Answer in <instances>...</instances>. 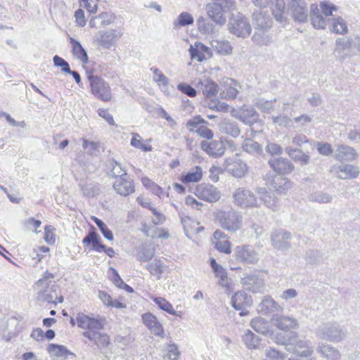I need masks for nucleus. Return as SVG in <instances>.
I'll use <instances>...</instances> for the list:
<instances>
[{"label": "nucleus", "mask_w": 360, "mask_h": 360, "mask_svg": "<svg viewBox=\"0 0 360 360\" xmlns=\"http://www.w3.org/2000/svg\"><path fill=\"white\" fill-rule=\"evenodd\" d=\"M257 192L266 207L273 211H277L280 207L279 200L274 194L269 193L264 188H258Z\"/></svg>", "instance_id": "21"}, {"label": "nucleus", "mask_w": 360, "mask_h": 360, "mask_svg": "<svg viewBox=\"0 0 360 360\" xmlns=\"http://www.w3.org/2000/svg\"><path fill=\"white\" fill-rule=\"evenodd\" d=\"M316 146L319 153L322 155L329 156L333 154V148L328 143L318 141Z\"/></svg>", "instance_id": "59"}, {"label": "nucleus", "mask_w": 360, "mask_h": 360, "mask_svg": "<svg viewBox=\"0 0 360 360\" xmlns=\"http://www.w3.org/2000/svg\"><path fill=\"white\" fill-rule=\"evenodd\" d=\"M54 65L61 68V71L64 73L70 72V68L68 63L63 58L55 56L53 58Z\"/></svg>", "instance_id": "60"}, {"label": "nucleus", "mask_w": 360, "mask_h": 360, "mask_svg": "<svg viewBox=\"0 0 360 360\" xmlns=\"http://www.w3.org/2000/svg\"><path fill=\"white\" fill-rule=\"evenodd\" d=\"M231 303L235 309L240 311V316H245L248 314L246 307L251 304V299L245 292L238 291L232 297Z\"/></svg>", "instance_id": "18"}, {"label": "nucleus", "mask_w": 360, "mask_h": 360, "mask_svg": "<svg viewBox=\"0 0 360 360\" xmlns=\"http://www.w3.org/2000/svg\"><path fill=\"white\" fill-rule=\"evenodd\" d=\"M229 29L231 33L241 37L249 36L251 32L250 24H231Z\"/></svg>", "instance_id": "39"}, {"label": "nucleus", "mask_w": 360, "mask_h": 360, "mask_svg": "<svg viewBox=\"0 0 360 360\" xmlns=\"http://www.w3.org/2000/svg\"><path fill=\"white\" fill-rule=\"evenodd\" d=\"M291 233L285 230H275L271 233L272 245L277 250H288L291 248L290 239Z\"/></svg>", "instance_id": "10"}, {"label": "nucleus", "mask_w": 360, "mask_h": 360, "mask_svg": "<svg viewBox=\"0 0 360 360\" xmlns=\"http://www.w3.org/2000/svg\"><path fill=\"white\" fill-rule=\"evenodd\" d=\"M202 178V169L200 166L193 167L188 172L182 174L181 181L184 184L195 183L200 181Z\"/></svg>", "instance_id": "33"}, {"label": "nucleus", "mask_w": 360, "mask_h": 360, "mask_svg": "<svg viewBox=\"0 0 360 360\" xmlns=\"http://www.w3.org/2000/svg\"><path fill=\"white\" fill-rule=\"evenodd\" d=\"M108 167L110 169L111 176L115 179L124 176H129L122 165L114 160L109 161Z\"/></svg>", "instance_id": "41"}, {"label": "nucleus", "mask_w": 360, "mask_h": 360, "mask_svg": "<svg viewBox=\"0 0 360 360\" xmlns=\"http://www.w3.org/2000/svg\"><path fill=\"white\" fill-rule=\"evenodd\" d=\"M321 9V14L323 15V17H328V16H333L335 17V15L333 13V11H336L337 9L335 6L332 4H329L326 2H321L320 4Z\"/></svg>", "instance_id": "63"}, {"label": "nucleus", "mask_w": 360, "mask_h": 360, "mask_svg": "<svg viewBox=\"0 0 360 360\" xmlns=\"http://www.w3.org/2000/svg\"><path fill=\"white\" fill-rule=\"evenodd\" d=\"M243 217L240 213L236 211H230L226 213V230L236 231L240 229Z\"/></svg>", "instance_id": "31"}, {"label": "nucleus", "mask_w": 360, "mask_h": 360, "mask_svg": "<svg viewBox=\"0 0 360 360\" xmlns=\"http://www.w3.org/2000/svg\"><path fill=\"white\" fill-rule=\"evenodd\" d=\"M242 283L246 290L253 292H260L264 285V280L255 274H250L243 278Z\"/></svg>", "instance_id": "19"}, {"label": "nucleus", "mask_w": 360, "mask_h": 360, "mask_svg": "<svg viewBox=\"0 0 360 360\" xmlns=\"http://www.w3.org/2000/svg\"><path fill=\"white\" fill-rule=\"evenodd\" d=\"M259 310L263 314L279 312L282 310L281 306L275 300L268 296L265 297L259 306Z\"/></svg>", "instance_id": "29"}, {"label": "nucleus", "mask_w": 360, "mask_h": 360, "mask_svg": "<svg viewBox=\"0 0 360 360\" xmlns=\"http://www.w3.org/2000/svg\"><path fill=\"white\" fill-rule=\"evenodd\" d=\"M180 355L179 349L175 344H170L168 347L167 354L166 356L169 360H176Z\"/></svg>", "instance_id": "64"}, {"label": "nucleus", "mask_w": 360, "mask_h": 360, "mask_svg": "<svg viewBox=\"0 0 360 360\" xmlns=\"http://www.w3.org/2000/svg\"><path fill=\"white\" fill-rule=\"evenodd\" d=\"M150 70L153 72V80L159 85L167 86L168 84V78L158 68H151Z\"/></svg>", "instance_id": "57"}, {"label": "nucleus", "mask_w": 360, "mask_h": 360, "mask_svg": "<svg viewBox=\"0 0 360 360\" xmlns=\"http://www.w3.org/2000/svg\"><path fill=\"white\" fill-rule=\"evenodd\" d=\"M142 320L148 330L155 335L164 338L165 334L162 325L153 314L148 312L142 315Z\"/></svg>", "instance_id": "16"}, {"label": "nucleus", "mask_w": 360, "mask_h": 360, "mask_svg": "<svg viewBox=\"0 0 360 360\" xmlns=\"http://www.w3.org/2000/svg\"><path fill=\"white\" fill-rule=\"evenodd\" d=\"M274 326L282 330H287L295 328L297 325V320L289 316H278L274 319Z\"/></svg>", "instance_id": "34"}, {"label": "nucleus", "mask_w": 360, "mask_h": 360, "mask_svg": "<svg viewBox=\"0 0 360 360\" xmlns=\"http://www.w3.org/2000/svg\"><path fill=\"white\" fill-rule=\"evenodd\" d=\"M70 42L72 45V54L83 65H86L89 61V57L86 51L82 47L80 42L70 37Z\"/></svg>", "instance_id": "30"}, {"label": "nucleus", "mask_w": 360, "mask_h": 360, "mask_svg": "<svg viewBox=\"0 0 360 360\" xmlns=\"http://www.w3.org/2000/svg\"><path fill=\"white\" fill-rule=\"evenodd\" d=\"M243 340L249 349H257L259 346V339L250 330L245 333Z\"/></svg>", "instance_id": "46"}, {"label": "nucleus", "mask_w": 360, "mask_h": 360, "mask_svg": "<svg viewBox=\"0 0 360 360\" xmlns=\"http://www.w3.org/2000/svg\"><path fill=\"white\" fill-rule=\"evenodd\" d=\"M292 332L289 333H277L272 334V340L277 345H283L285 347L286 351L290 347V340H291Z\"/></svg>", "instance_id": "42"}, {"label": "nucleus", "mask_w": 360, "mask_h": 360, "mask_svg": "<svg viewBox=\"0 0 360 360\" xmlns=\"http://www.w3.org/2000/svg\"><path fill=\"white\" fill-rule=\"evenodd\" d=\"M86 335L87 339L94 342L100 348H103L110 343L109 337L105 333H101L100 331L97 333H87Z\"/></svg>", "instance_id": "38"}, {"label": "nucleus", "mask_w": 360, "mask_h": 360, "mask_svg": "<svg viewBox=\"0 0 360 360\" xmlns=\"http://www.w3.org/2000/svg\"><path fill=\"white\" fill-rule=\"evenodd\" d=\"M269 185L277 194H284L291 188L292 184L288 178L276 176Z\"/></svg>", "instance_id": "27"}, {"label": "nucleus", "mask_w": 360, "mask_h": 360, "mask_svg": "<svg viewBox=\"0 0 360 360\" xmlns=\"http://www.w3.org/2000/svg\"><path fill=\"white\" fill-rule=\"evenodd\" d=\"M231 158H226V172L231 174L232 176L241 178L248 171V167L245 163L239 161L236 162H231Z\"/></svg>", "instance_id": "25"}, {"label": "nucleus", "mask_w": 360, "mask_h": 360, "mask_svg": "<svg viewBox=\"0 0 360 360\" xmlns=\"http://www.w3.org/2000/svg\"><path fill=\"white\" fill-rule=\"evenodd\" d=\"M290 7L294 20L298 21L299 22H304L307 18L306 3L295 4L290 6Z\"/></svg>", "instance_id": "35"}, {"label": "nucleus", "mask_w": 360, "mask_h": 360, "mask_svg": "<svg viewBox=\"0 0 360 360\" xmlns=\"http://www.w3.org/2000/svg\"><path fill=\"white\" fill-rule=\"evenodd\" d=\"M122 34L121 31L110 29L103 30L94 36L95 41L103 49H110L114 46L116 40Z\"/></svg>", "instance_id": "6"}, {"label": "nucleus", "mask_w": 360, "mask_h": 360, "mask_svg": "<svg viewBox=\"0 0 360 360\" xmlns=\"http://www.w3.org/2000/svg\"><path fill=\"white\" fill-rule=\"evenodd\" d=\"M309 199L311 202L318 203H328L333 200V198L330 194L323 191H316L309 195Z\"/></svg>", "instance_id": "45"}, {"label": "nucleus", "mask_w": 360, "mask_h": 360, "mask_svg": "<svg viewBox=\"0 0 360 360\" xmlns=\"http://www.w3.org/2000/svg\"><path fill=\"white\" fill-rule=\"evenodd\" d=\"M288 352L292 354L289 360H312L311 356L314 349L310 341L300 339L297 333L292 332Z\"/></svg>", "instance_id": "1"}, {"label": "nucleus", "mask_w": 360, "mask_h": 360, "mask_svg": "<svg viewBox=\"0 0 360 360\" xmlns=\"http://www.w3.org/2000/svg\"><path fill=\"white\" fill-rule=\"evenodd\" d=\"M285 152L295 162H299L301 166L309 163V155L304 153L302 150L298 148H286Z\"/></svg>", "instance_id": "32"}, {"label": "nucleus", "mask_w": 360, "mask_h": 360, "mask_svg": "<svg viewBox=\"0 0 360 360\" xmlns=\"http://www.w3.org/2000/svg\"><path fill=\"white\" fill-rule=\"evenodd\" d=\"M335 147L333 158L339 162H351L354 160L357 157L356 150L351 146L341 144L337 145Z\"/></svg>", "instance_id": "17"}, {"label": "nucleus", "mask_w": 360, "mask_h": 360, "mask_svg": "<svg viewBox=\"0 0 360 360\" xmlns=\"http://www.w3.org/2000/svg\"><path fill=\"white\" fill-rule=\"evenodd\" d=\"M48 352L57 357L66 356L68 354H70L65 346L56 344L49 345Z\"/></svg>", "instance_id": "52"}, {"label": "nucleus", "mask_w": 360, "mask_h": 360, "mask_svg": "<svg viewBox=\"0 0 360 360\" xmlns=\"http://www.w3.org/2000/svg\"><path fill=\"white\" fill-rule=\"evenodd\" d=\"M232 7V0H226V16L229 17L230 22H246L243 15L237 9Z\"/></svg>", "instance_id": "36"}, {"label": "nucleus", "mask_w": 360, "mask_h": 360, "mask_svg": "<svg viewBox=\"0 0 360 360\" xmlns=\"http://www.w3.org/2000/svg\"><path fill=\"white\" fill-rule=\"evenodd\" d=\"M177 89L183 94L187 95L189 97H195L196 96V90L193 89L191 85L186 83H180L177 85Z\"/></svg>", "instance_id": "62"}, {"label": "nucleus", "mask_w": 360, "mask_h": 360, "mask_svg": "<svg viewBox=\"0 0 360 360\" xmlns=\"http://www.w3.org/2000/svg\"><path fill=\"white\" fill-rule=\"evenodd\" d=\"M252 41L259 46H268L272 42L271 37L268 33L271 26L268 24H255Z\"/></svg>", "instance_id": "14"}, {"label": "nucleus", "mask_w": 360, "mask_h": 360, "mask_svg": "<svg viewBox=\"0 0 360 360\" xmlns=\"http://www.w3.org/2000/svg\"><path fill=\"white\" fill-rule=\"evenodd\" d=\"M210 266L212 269L213 272L214 273V275L217 278H219L220 281H219L218 284L224 286L223 282L225 280V269L224 268L217 263L215 259L212 258L210 259Z\"/></svg>", "instance_id": "48"}, {"label": "nucleus", "mask_w": 360, "mask_h": 360, "mask_svg": "<svg viewBox=\"0 0 360 360\" xmlns=\"http://www.w3.org/2000/svg\"><path fill=\"white\" fill-rule=\"evenodd\" d=\"M207 122L202 118L200 115L195 116L186 122V127L189 129L191 132H195V130L200 127L201 124H207Z\"/></svg>", "instance_id": "58"}, {"label": "nucleus", "mask_w": 360, "mask_h": 360, "mask_svg": "<svg viewBox=\"0 0 360 360\" xmlns=\"http://www.w3.org/2000/svg\"><path fill=\"white\" fill-rule=\"evenodd\" d=\"M310 18L311 22H324V19L321 11H320L317 4H311L310 8Z\"/></svg>", "instance_id": "56"}, {"label": "nucleus", "mask_w": 360, "mask_h": 360, "mask_svg": "<svg viewBox=\"0 0 360 360\" xmlns=\"http://www.w3.org/2000/svg\"><path fill=\"white\" fill-rule=\"evenodd\" d=\"M52 283H56L55 276L46 271L43 276L39 278L36 283V288L38 291V299L39 300H52L53 297L56 299V296L55 294L49 295L46 294L45 290L52 288Z\"/></svg>", "instance_id": "5"}, {"label": "nucleus", "mask_w": 360, "mask_h": 360, "mask_svg": "<svg viewBox=\"0 0 360 360\" xmlns=\"http://www.w3.org/2000/svg\"><path fill=\"white\" fill-rule=\"evenodd\" d=\"M236 257L241 262L250 264H254L258 260L257 255L249 246H238L236 248Z\"/></svg>", "instance_id": "22"}, {"label": "nucleus", "mask_w": 360, "mask_h": 360, "mask_svg": "<svg viewBox=\"0 0 360 360\" xmlns=\"http://www.w3.org/2000/svg\"><path fill=\"white\" fill-rule=\"evenodd\" d=\"M242 147L245 151L249 153H259L262 151L260 145L251 139L244 140Z\"/></svg>", "instance_id": "49"}, {"label": "nucleus", "mask_w": 360, "mask_h": 360, "mask_svg": "<svg viewBox=\"0 0 360 360\" xmlns=\"http://www.w3.org/2000/svg\"><path fill=\"white\" fill-rule=\"evenodd\" d=\"M285 8V0H276L272 8V14L276 20L280 22L286 20L284 16Z\"/></svg>", "instance_id": "37"}, {"label": "nucleus", "mask_w": 360, "mask_h": 360, "mask_svg": "<svg viewBox=\"0 0 360 360\" xmlns=\"http://www.w3.org/2000/svg\"><path fill=\"white\" fill-rule=\"evenodd\" d=\"M316 334L325 341L338 343L346 338L347 331L335 322H327L319 326Z\"/></svg>", "instance_id": "2"}, {"label": "nucleus", "mask_w": 360, "mask_h": 360, "mask_svg": "<svg viewBox=\"0 0 360 360\" xmlns=\"http://www.w3.org/2000/svg\"><path fill=\"white\" fill-rule=\"evenodd\" d=\"M250 326L259 333L264 335L269 332V323L262 317L253 319L250 322Z\"/></svg>", "instance_id": "43"}, {"label": "nucleus", "mask_w": 360, "mask_h": 360, "mask_svg": "<svg viewBox=\"0 0 360 360\" xmlns=\"http://www.w3.org/2000/svg\"><path fill=\"white\" fill-rule=\"evenodd\" d=\"M131 145L133 147L140 149L144 152H149L152 150V146L143 141L139 134H133V137L131 139Z\"/></svg>", "instance_id": "47"}, {"label": "nucleus", "mask_w": 360, "mask_h": 360, "mask_svg": "<svg viewBox=\"0 0 360 360\" xmlns=\"http://www.w3.org/2000/svg\"><path fill=\"white\" fill-rule=\"evenodd\" d=\"M101 238L99 235L94 231L89 232L82 240V243L91 244L92 248L98 252H105L108 256L112 257L115 255V251L112 248H107L105 245L101 244Z\"/></svg>", "instance_id": "12"}, {"label": "nucleus", "mask_w": 360, "mask_h": 360, "mask_svg": "<svg viewBox=\"0 0 360 360\" xmlns=\"http://www.w3.org/2000/svg\"><path fill=\"white\" fill-rule=\"evenodd\" d=\"M240 89L241 86L237 81L226 78V99L236 98Z\"/></svg>", "instance_id": "40"}, {"label": "nucleus", "mask_w": 360, "mask_h": 360, "mask_svg": "<svg viewBox=\"0 0 360 360\" xmlns=\"http://www.w3.org/2000/svg\"><path fill=\"white\" fill-rule=\"evenodd\" d=\"M242 122L251 126L255 123L259 119L257 112L253 108H244L242 116Z\"/></svg>", "instance_id": "44"}, {"label": "nucleus", "mask_w": 360, "mask_h": 360, "mask_svg": "<svg viewBox=\"0 0 360 360\" xmlns=\"http://www.w3.org/2000/svg\"><path fill=\"white\" fill-rule=\"evenodd\" d=\"M83 194L86 197H94L99 193L98 185L94 183L86 184L82 186Z\"/></svg>", "instance_id": "55"}, {"label": "nucleus", "mask_w": 360, "mask_h": 360, "mask_svg": "<svg viewBox=\"0 0 360 360\" xmlns=\"http://www.w3.org/2000/svg\"><path fill=\"white\" fill-rule=\"evenodd\" d=\"M236 205L241 207H257V200L255 195L249 190L238 188L233 193Z\"/></svg>", "instance_id": "7"}, {"label": "nucleus", "mask_w": 360, "mask_h": 360, "mask_svg": "<svg viewBox=\"0 0 360 360\" xmlns=\"http://www.w3.org/2000/svg\"><path fill=\"white\" fill-rule=\"evenodd\" d=\"M89 81L92 94L103 101H108L111 99L110 87L103 79L98 76L90 75Z\"/></svg>", "instance_id": "4"}, {"label": "nucleus", "mask_w": 360, "mask_h": 360, "mask_svg": "<svg viewBox=\"0 0 360 360\" xmlns=\"http://www.w3.org/2000/svg\"><path fill=\"white\" fill-rule=\"evenodd\" d=\"M224 7L219 2L207 4V13L213 22H224Z\"/></svg>", "instance_id": "23"}, {"label": "nucleus", "mask_w": 360, "mask_h": 360, "mask_svg": "<svg viewBox=\"0 0 360 360\" xmlns=\"http://www.w3.org/2000/svg\"><path fill=\"white\" fill-rule=\"evenodd\" d=\"M354 47V39L338 38L335 41L334 54L337 60H345L352 56L351 50Z\"/></svg>", "instance_id": "8"}, {"label": "nucleus", "mask_w": 360, "mask_h": 360, "mask_svg": "<svg viewBox=\"0 0 360 360\" xmlns=\"http://www.w3.org/2000/svg\"><path fill=\"white\" fill-rule=\"evenodd\" d=\"M200 146L209 155L215 158L221 156L225 152L224 143L221 141H213L212 142L202 141Z\"/></svg>", "instance_id": "20"}, {"label": "nucleus", "mask_w": 360, "mask_h": 360, "mask_svg": "<svg viewBox=\"0 0 360 360\" xmlns=\"http://www.w3.org/2000/svg\"><path fill=\"white\" fill-rule=\"evenodd\" d=\"M77 326L84 329L82 335L87 338V333H97L104 326V321L101 319L90 317L83 313L77 314Z\"/></svg>", "instance_id": "3"}, {"label": "nucleus", "mask_w": 360, "mask_h": 360, "mask_svg": "<svg viewBox=\"0 0 360 360\" xmlns=\"http://www.w3.org/2000/svg\"><path fill=\"white\" fill-rule=\"evenodd\" d=\"M276 98L272 101L259 99L256 102V106L260 110L265 113H271L274 110V103Z\"/></svg>", "instance_id": "54"}, {"label": "nucleus", "mask_w": 360, "mask_h": 360, "mask_svg": "<svg viewBox=\"0 0 360 360\" xmlns=\"http://www.w3.org/2000/svg\"><path fill=\"white\" fill-rule=\"evenodd\" d=\"M112 187L116 193L122 196H127L135 191L134 181L129 176H124L115 179Z\"/></svg>", "instance_id": "15"}, {"label": "nucleus", "mask_w": 360, "mask_h": 360, "mask_svg": "<svg viewBox=\"0 0 360 360\" xmlns=\"http://www.w3.org/2000/svg\"><path fill=\"white\" fill-rule=\"evenodd\" d=\"M196 86L206 97L214 96L217 92V85L208 78L203 77L199 79Z\"/></svg>", "instance_id": "26"}, {"label": "nucleus", "mask_w": 360, "mask_h": 360, "mask_svg": "<svg viewBox=\"0 0 360 360\" xmlns=\"http://www.w3.org/2000/svg\"><path fill=\"white\" fill-rule=\"evenodd\" d=\"M273 123L278 125L279 127H286L290 126L292 120L286 115L272 116Z\"/></svg>", "instance_id": "61"}, {"label": "nucleus", "mask_w": 360, "mask_h": 360, "mask_svg": "<svg viewBox=\"0 0 360 360\" xmlns=\"http://www.w3.org/2000/svg\"><path fill=\"white\" fill-rule=\"evenodd\" d=\"M332 172L335 174L338 179L343 180L356 179L360 174L359 168L350 164L334 165Z\"/></svg>", "instance_id": "13"}, {"label": "nucleus", "mask_w": 360, "mask_h": 360, "mask_svg": "<svg viewBox=\"0 0 360 360\" xmlns=\"http://www.w3.org/2000/svg\"><path fill=\"white\" fill-rule=\"evenodd\" d=\"M94 221L96 223L103 236L108 240H113V234L112 231L108 228L107 225L101 219L96 217H93Z\"/></svg>", "instance_id": "53"}, {"label": "nucleus", "mask_w": 360, "mask_h": 360, "mask_svg": "<svg viewBox=\"0 0 360 360\" xmlns=\"http://www.w3.org/2000/svg\"><path fill=\"white\" fill-rule=\"evenodd\" d=\"M189 53L192 60L202 62L205 59V53H210V49L200 41H196L194 45H191Z\"/></svg>", "instance_id": "24"}, {"label": "nucleus", "mask_w": 360, "mask_h": 360, "mask_svg": "<svg viewBox=\"0 0 360 360\" xmlns=\"http://www.w3.org/2000/svg\"><path fill=\"white\" fill-rule=\"evenodd\" d=\"M317 352L328 360H339L341 358L340 351L326 343H323L317 347Z\"/></svg>", "instance_id": "28"}, {"label": "nucleus", "mask_w": 360, "mask_h": 360, "mask_svg": "<svg viewBox=\"0 0 360 360\" xmlns=\"http://www.w3.org/2000/svg\"><path fill=\"white\" fill-rule=\"evenodd\" d=\"M153 300L160 309L165 311L172 315L176 314V311L174 309L172 305L165 298L161 297H155L153 299Z\"/></svg>", "instance_id": "50"}, {"label": "nucleus", "mask_w": 360, "mask_h": 360, "mask_svg": "<svg viewBox=\"0 0 360 360\" xmlns=\"http://www.w3.org/2000/svg\"><path fill=\"white\" fill-rule=\"evenodd\" d=\"M195 195L200 199L213 202L220 198V193L216 187L209 184H201L196 186Z\"/></svg>", "instance_id": "9"}, {"label": "nucleus", "mask_w": 360, "mask_h": 360, "mask_svg": "<svg viewBox=\"0 0 360 360\" xmlns=\"http://www.w3.org/2000/svg\"><path fill=\"white\" fill-rule=\"evenodd\" d=\"M268 164L276 173L280 175L289 174L295 169V166L291 161L283 157L271 158L269 160Z\"/></svg>", "instance_id": "11"}, {"label": "nucleus", "mask_w": 360, "mask_h": 360, "mask_svg": "<svg viewBox=\"0 0 360 360\" xmlns=\"http://www.w3.org/2000/svg\"><path fill=\"white\" fill-rule=\"evenodd\" d=\"M52 288H49V289L45 290V293L48 294L49 295H51V294H55L56 296V298L55 299L53 297L52 298V300H41L42 302H45L47 303H51L53 304H56L57 303H61L63 301V297L61 295L58 293V286L56 283H52Z\"/></svg>", "instance_id": "51"}]
</instances>
